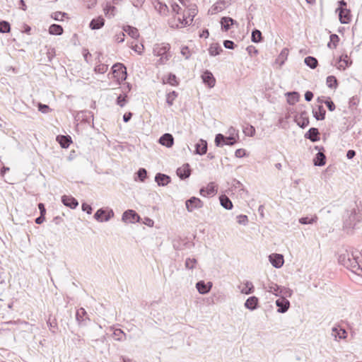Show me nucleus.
<instances>
[{
	"label": "nucleus",
	"mask_w": 362,
	"mask_h": 362,
	"mask_svg": "<svg viewBox=\"0 0 362 362\" xmlns=\"http://www.w3.org/2000/svg\"><path fill=\"white\" fill-rule=\"evenodd\" d=\"M362 257L353 248L345 249L339 255L338 262L351 272L362 276Z\"/></svg>",
	"instance_id": "nucleus-1"
},
{
	"label": "nucleus",
	"mask_w": 362,
	"mask_h": 362,
	"mask_svg": "<svg viewBox=\"0 0 362 362\" xmlns=\"http://www.w3.org/2000/svg\"><path fill=\"white\" fill-rule=\"evenodd\" d=\"M170 45L168 43L156 44L153 48V53L155 56L160 57L158 60L159 64H164L168 62L171 54H170Z\"/></svg>",
	"instance_id": "nucleus-2"
},
{
	"label": "nucleus",
	"mask_w": 362,
	"mask_h": 362,
	"mask_svg": "<svg viewBox=\"0 0 362 362\" xmlns=\"http://www.w3.org/2000/svg\"><path fill=\"white\" fill-rule=\"evenodd\" d=\"M114 78L120 83L124 81L127 77V68L121 63L115 64L112 67Z\"/></svg>",
	"instance_id": "nucleus-3"
},
{
	"label": "nucleus",
	"mask_w": 362,
	"mask_h": 362,
	"mask_svg": "<svg viewBox=\"0 0 362 362\" xmlns=\"http://www.w3.org/2000/svg\"><path fill=\"white\" fill-rule=\"evenodd\" d=\"M214 142L216 146L221 147L224 145L233 146L237 142V140L232 135L226 136L222 134H217L215 136Z\"/></svg>",
	"instance_id": "nucleus-4"
},
{
	"label": "nucleus",
	"mask_w": 362,
	"mask_h": 362,
	"mask_svg": "<svg viewBox=\"0 0 362 362\" xmlns=\"http://www.w3.org/2000/svg\"><path fill=\"white\" fill-rule=\"evenodd\" d=\"M114 216L112 209L100 208L94 214V218L98 222H106Z\"/></svg>",
	"instance_id": "nucleus-5"
},
{
	"label": "nucleus",
	"mask_w": 362,
	"mask_h": 362,
	"mask_svg": "<svg viewBox=\"0 0 362 362\" xmlns=\"http://www.w3.org/2000/svg\"><path fill=\"white\" fill-rule=\"evenodd\" d=\"M186 209L189 212H192L195 209H199L203 207L204 203L203 202L196 197H192L189 199L185 202Z\"/></svg>",
	"instance_id": "nucleus-6"
},
{
	"label": "nucleus",
	"mask_w": 362,
	"mask_h": 362,
	"mask_svg": "<svg viewBox=\"0 0 362 362\" xmlns=\"http://www.w3.org/2000/svg\"><path fill=\"white\" fill-rule=\"evenodd\" d=\"M122 220L125 223H134L139 222L140 216L134 210L128 209L123 213Z\"/></svg>",
	"instance_id": "nucleus-7"
},
{
	"label": "nucleus",
	"mask_w": 362,
	"mask_h": 362,
	"mask_svg": "<svg viewBox=\"0 0 362 362\" xmlns=\"http://www.w3.org/2000/svg\"><path fill=\"white\" fill-rule=\"evenodd\" d=\"M202 79L203 83L206 84L209 88H211L214 87L216 83V79L210 71H204L202 74Z\"/></svg>",
	"instance_id": "nucleus-8"
},
{
	"label": "nucleus",
	"mask_w": 362,
	"mask_h": 362,
	"mask_svg": "<svg viewBox=\"0 0 362 362\" xmlns=\"http://www.w3.org/2000/svg\"><path fill=\"white\" fill-rule=\"evenodd\" d=\"M295 121L300 128H305L310 123L308 112L306 111L301 112L299 115L296 117Z\"/></svg>",
	"instance_id": "nucleus-9"
},
{
	"label": "nucleus",
	"mask_w": 362,
	"mask_h": 362,
	"mask_svg": "<svg viewBox=\"0 0 362 362\" xmlns=\"http://www.w3.org/2000/svg\"><path fill=\"white\" fill-rule=\"evenodd\" d=\"M331 336L335 341H339L346 337V332L339 326H334L332 329Z\"/></svg>",
	"instance_id": "nucleus-10"
},
{
	"label": "nucleus",
	"mask_w": 362,
	"mask_h": 362,
	"mask_svg": "<svg viewBox=\"0 0 362 362\" xmlns=\"http://www.w3.org/2000/svg\"><path fill=\"white\" fill-rule=\"evenodd\" d=\"M270 263L275 268H280L283 266L284 260L282 255L280 254H272L269 256Z\"/></svg>",
	"instance_id": "nucleus-11"
},
{
	"label": "nucleus",
	"mask_w": 362,
	"mask_h": 362,
	"mask_svg": "<svg viewBox=\"0 0 362 362\" xmlns=\"http://www.w3.org/2000/svg\"><path fill=\"white\" fill-rule=\"evenodd\" d=\"M278 307L277 312L279 313H285L290 307V302L285 298H279L275 302Z\"/></svg>",
	"instance_id": "nucleus-12"
},
{
	"label": "nucleus",
	"mask_w": 362,
	"mask_h": 362,
	"mask_svg": "<svg viewBox=\"0 0 362 362\" xmlns=\"http://www.w3.org/2000/svg\"><path fill=\"white\" fill-rule=\"evenodd\" d=\"M357 214L355 210L351 211L349 218L344 221V227L347 228H354L356 226Z\"/></svg>",
	"instance_id": "nucleus-13"
},
{
	"label": "nucleus",
	"mask_w": 362,
	"mask_h": 362,
	"mask_svg": "<svg viewBox=\"0 0 362 362\" xmlns=\"http://www.w3.org/2000/svg\"><path fill=\"white\" fill-rule=\"evenodd\" d=\"M177 175L181 179L185 180L188 178L191 175V170L188 163L184 164L182 167L177 169Z\"/></svg>",
	"instance_id": "nucleus-14"
},
{
	"label": "nucleus",
	"mask_w": 362,
	"mask_h": 362,
	"mask_svg": "<svg viewBox=\"0 0 362 362\" xmlns=\"http://www.w3.org/2000/svg\"><path fill=\"white\" fill-rule=\"evenodd\" d=\"M76 319L80 325H86V320H89V319L88 314L84 308H81L76 310Z\"/></svg>",
	"instance_id": "nucleus-15"
},
{
	"label": "nucleus",
	"mask_w": 362,
	"mask_h": 362,
	"mask_svg": "<svg viewBox=\"0 0 362 362\" xmlns=\"http://www.w3.org/2000/svg\"><path fill=\"white\" fill-rule=\"evenodd\" d=\"M62 202L64 206L72 209H76L78 205V201L74 197L68 195H63L62 197Z\"/></svg>",
	"instance_id": "nucleus-16"
},
{
	"label": "nucleus",
	"mask_w": 362,
	"mask_h": 362,
	"mask_svg": "<svg viewBox=\"0 0 362 362\" xmlns=\"http://www.w3.org/2000/svg\"><path fill=\"white\" fill-rule=\"evenodd\" d=\"M212 287V283L211 281L206 284L204 281H199L196 284V288L198 292L201 294L208 293Z\"/></svg>",
	"instance_id": "nucleus-17"
},
{
	"label": "nucleus",
	"mask_w": 362,
	"mask_h": 362,
	"mask_svg": "<svg viewBox=\"0 0 362 362\" xmlns=\"http://www.w3.org/2000/svg\"><path fill=\"white\" fill-rule=\"evenodd\" d=\"M221 29L223 31H228L230 29L231 26L233 25H238V23L236 21L230 17H222L221 19Z\"/></svg>",
	"instance_id": "nucleus-18"
},
{
	"label": "nucleus",
	"mask_w": 362,
	"mask_h": 362,
	"mask_svg": "<svg viewBox=\"0 0 362 362\" xmlns=\"http://www.w3.org/2000/svg\"><path fill=\"white\" fill-rule=\"evenodd\" d=\"M305 138L313 142H316L320 139V132L317 128L311 127L305 134Z\"/></svg>",
	"instance_id": "nucleus-19"
},
{
	"label": "nucleus",
	"mask_w": 362,
	"mask_h": 362,
	"mask_svg": "<svg viewBox=\"0 0 362 362\" xmlns=\"http://www.w3.org/2000/svg\"><path fill=\"white\" fill-rule=\"evenodd\" d=\"M194 153L197 155H204L207 151V142L204 139L199 141L194 146Z\"/></svg>",
	"instance_id": "nucleus-20"
},
{
	"label": "nucleus",
	"mask_w": 362,
	"mask_h": 362,
	"mask_svg": "<svg viewBox=\"0 0 362 362\" xmlns=\"http://www.w3.org/2000/svg\"><path fill=\"white\" fill-rule=\"evenodd\" d=\"M159 143L167 148H170L174 144V138L172 134L165 133L160 137Z\"/></svg>",
	"instance_id": "nucleus-21"
},
{
	"label": "nucleus",
	"mask_w": 362,
	"mask_h": 362,
	"mask_svg": "<svg viewBox=\"0 0 362 362\" xmlns=\"http://www.w3.org/2000/svg\"><path fill=\"white\" fill-rule=\"evenodd\" d=\"M155 181L159 186H165L170 182L171 178L165 174L158 173L155 176Z\"/></svg>",
	"instance_id": "nucleus-22"
},
{
	"label": "nucleus",
	"mask_w": 362,
	"mask_h": 362,
	"mask_svg": "<svg viewBox=\"0 0 362 362\" xmlns=\"http://www.w3.org/2000/svg\"><path fill=\"white\" fill-rule=\"evenodd\" d=\"M199 193L203 197L214 196L216 193L214 184L213 182H211L207 185L206 188H201L199 190Z\"/></svg>",
	"instance_id": "nucleus-23"
},
{
	"label": "nucleus",
	"mask_w": 362,
	"mask_h": 362,
	"mask_svg": "<svg viewBox=\"0 0 362 362\" xmlns=\"http://www.w3.org/2000/svg\"><path fill=\"white\" fill-rule=\"evenodd\" d=\"M153 5L155 8L160 13V14L167 16V14L169 12V9L168 6L165 3L159 0H155L153 2Z\"/></svg>",
	"instance_id": "nucleus-24"
},
{
	"label": "nucleus",
	"mask_w": 362,
	"mask_h": 362,
	"mask_svg": "<svg viewBox=\"0 0 362 362\" xmlns=\"http://www.w3.org/2000/svg\"><path fill=\"white\" fill-rule=\"evenodd\" d=\"M339 21L342 24H347L351 21V11L349 9H342L339 12Z\"/></svg>",
	"instance_id": "nucleus-25"
},
{
	"label": "nucleus",
	"mask_w": 362,
	"mask_h": 362,
	"mask_svg": "<svg viewBox=\"0 0 362 362\" xmlns=\"http://www.w3.org/2000/svg\"><path fill=\"white\" fill-rule=\"evenodd\" d=\"M313 117L316 120H324L325 118L326 110L322 105H318L317 109L313 110Z\"/></svg>",
	"instance_id": "nucleus-26"
},
{
	"label": "nucleus",
	"mask_w": 362,
	"mask_h": 362,
	"mask_svg": "<svg viewBox=\"0 0 362 362\" xmlns=\"http://www.w3.org/2000/svg\"><path fill=\"white\" fill-rule=\"evenodd\" d=\"M259 300L256 296L249 297L245 302V307L250 310H254L258 307Z\"/></svg>",
	"instance_id": "nucleus-27"
},
{
	"label": "nucleus",
	"mask_w": 362,
	"mask_h": 362,
	"mask_svg": "<svg viewBox=\"0 0 362 362\" xmlns=\"http://www.w3.org/2000/svg\"><path fill=\"white\" fill-rule=\"evenodd\" d=\"M313 163L315 166H323L326 163V156L325 151L317 152L313 158Z\"/></svg>",
	"instance_id": "nucleus-28"
},
{
	"label": "nucleus",
	"mask_w": 362,
	"mask_h": 362,
	"mask_svg": "<svg viewBox=\"0 0 362 362\" xmlns=\"http://www.w3.org/2000/svg\"><path fill=\"white\" fill-rule=\"evenodd\" d=\"M264 288L266 290V291L272 293L276 296H279V291H281V286L273 282H270L267 286H264Z\"/></svg>",
	"instance_id": "nucleus-29"
},
{
	"label": "nucleus",
	"mask_w": 362,
	"mask_h": 362,
	"mask_svg": "<svg viewBox=\"0 0 362 362\" xmlns=\"http://www.w3.org/2000/svg\"><path fill=\"white\" fill-rule=\"evenodd\" d=\"M57 141L63 148H66L71 143V138L70 136L59 135L57 136Z\"/></svg>",
	"instance_id": "nucleus-30"
},
{
	"label": "nucleus",
	"mask_w": 362,
	"mask_h": 362,
	"mask_svg": "<svg viewBox=\"0 0 362 362\" xmlns=\"http://www.w3.org/2000/svg\"><path fill=\"white\" fill-rule=\"evenodd\" d=\"M104 24H105V19L103 17L99 16L96 18H93L90 22L89 27L92 30H98V29L101 28L104 25Z\"/></svg>",
	"instance_id": "nucleus-31"
},
{
	"label": "nucleus",
	"mask_w": 362,
	"mask_h": 362,
	"mask_svg": "<svg viewBox=\"0 0 362 362\" xmlns=\"http://www.w3.org/2000/svg\"><path fill=\"white\" fill-rule=\"evenodd\" d=\"M287 96V103L289 105H295L299 100L300 95L298 92H288L286 93Z\"/></svg>",
	"instance_id": "nucleus-32"
},
{
	"label": "nucleus",
	"mask_w": 362,
	"mask_h": 362,
	"mask_svg": "<svg viewBox=\"0 0 362 362\" xmlns=\"http://www.w3.org/2000/svg\"><path fill=\"white\" fill-rule=\"evenodd\" d=\"M221 205L227 210L232 209L233 205L231 200L226 195H221L219 197Z\"/></svg>",
	"instance_id": "nucleus-33"
},
{
	"label": "nucleus",
	"mask_w": 362,
	"mask_h": 362,
	"mask_svg": "<svg viewBox=\"0 0 362 362\" xmlns=\"http://www.w3.org/2000/svg\"><path fill=\"white\" fill-rule=\"evenodd\" d=\"M123 30L127 33L131 37L137 39L139 37V33L137 28L131 25L124 26Z\"/></svg>",
	"instance_id": "nucleus-34"
},
{
	"label": "nucleus",
	"mask_w": 362,
	"mask_h": 362,
	"mask_svg": "<svg viewBox=\"0 0 362 362\" xmlns=\"http://www.w3.org/2000/svg\"><path fill=\"white\" fill-rule=\"evenodd\" d=\"M351 64V60L348 57L347 54H345L344 56L340 57L338 69L344 70L346 67H349Z\"/></svg>",
	"instance_id": "nucleus-35"
},
{
	"label": "nucleus",
	"mask_w": 362,
	"mask_h": 362,
	"mask_svg": "<svg viewBox=\"0 0 362 362\" xmlns=\"http://www.w3.org/2000/svg\"><path fill=\"white\" fill-rule=\"evenodd\" d=\"M223 49L218 43H212L209 48V53L211 56L218 55Z\"/></svg>",
	"instance_id": "nucleus-36"
},
{
	"label": "nucleus",
	"mask_w": 362,
	"mask_h": 362,
	"mask_svg": "<svg viewBox=\"0 0 362 362\" xmlns=\"http://www.w3.org/2000/svg\"><path fill=\"white\" fill-rule=\"evenodd\" d=\"M63 28L58 24H52L49 28V33L51 35H60L63 33Z\"/></svg>",
	"instance_id": "nucleus-37"
},
{
	"label": "nucleus",
	"mask_w": 362,
	"mask_h": 362,
	"mask_svg": "<svg viewBox=\"0 0 362 362\" xmlns=\"http://www.w3.org/2000/svg\"><path fill=\"white\" fill-rule=\"evenodd\" d=\"M304 62L308 66H309L312 69H315L318 65L317 59L315 57L311 56L305 57L304 59Z\"/></svg>",
	"instance_id": "nucleus-38"
},
{
	"label": "nucleus",
	"mask_w": 362,
	"mask_h": 362,
	"mask_svg": "<svg viewBox=\"0 0 362 362\" xmlns=\"http://www.w3.org/2000/svg\"><path fill=\"white\" fill-rule=\"evenodd\" d=\"M317 219H318V217L317 216V215H313L311 217H309V216L301 217L300 218H299L298 221L301 224L306 225V224H313L314 223H316Z\"/></svg>",
	"instance_id": "nucleus-39"
},
{
	"label": "nucleus",
	"mask_w": 362,
	"mask_h": 362,
	"mask_svg": "<svg viewBox=\"0 0 362 362\" xmlns=\"http://www.w3.org/2000/svg\"><path fill=\"white\" fill-rule=\"evenodd\" d=\"M254 291L255 288L252 283L251 281H247L244 284V287L241 289V293L246 295H249L252 293Z\"/></svg>",
	"instance_id": "nucleus-40"
},
{
	"label": "nucleus",
	"mask_w": 362,
	"mask_h": 362,
	"mask_svg": "<svg viewBox=\"0 0 362 362\" xmlns=\"http://www.w3.org/2000/svg\"><path fill=\"white\" fill-rule=\"evenodd\" d=\"M251 40L255 43L260 42L262 40V35L260 30L254 29L252 31Z\"/></svg>",
	"instance_id": "nucleus-41"
},
{
	"label": "nucleus",
	"mask_w": 362,
	"mask_h": 362,
	"mask_svg": "<svg viewBox=\"0 0 362 362\" xmlns=\"http://www.w3.org/2000/svg\"><path fill=\"white\" fill-rule=\"evenodd\" d=\"M329 42L327 44V46L331 49H335L337 46V44L339 41V37L337 34H332L329 37Z\"/></svg>",
	"instance_id": "nucleus-42"
},
{
	"label": "nucleus",
	"mask_w": 362,
	"mask_h": 362,
	"mask_svg": "<svg viewBox=\"0 0 362 362\" xmlns=\"http://www.w3.org/2000/svg\"><path fill=\"white\" fill-rule=\"evenodd\" d=\"M113 335L117 341H124L126 339V334L121 329H115Z\"/></svg>",
	"instance_id": "nucleus-43"
},
{
	"label": "nucleus",
	"mask_w": 362,
	"mask_h": 362,
	"mask_svg": "<svg viewBox=\"0 0 362 362\" xmlns=\"http://www.w3.org/2000/svg\"><path fill=\"white\" fill-rule=\"evenodd\" d=\"M326 83L330 88H337L338 86L337 80L334 76H329L327 77Z\"/></svg>",
	"instance_id": "nucleus-44"
},
{
	"label": "nucleus",
	"mask_w": 362,
	"mask_h": 362,
	"mask_svg": "<svg viewBox=\"0 0 362 362\" xmlns=\"http://www.w3.org/2000/svg\"><path fill=\"white\" fill-rule=\"evenodd\" d=\"M11 30L10 23L6 21H0V33H8Z\"/></svg>",
	"instance_id": "nucleus-45"
},
{
	"label": "nucleus",
	"mask_w": 362,
	"mask_h": 362,
	"mask_svg": "<svg viewBox=\"0 0 362 362\" xmlns=\"http://www.w3.org/2000/svg\"><path fill=\"white\" fill-rule=\"evenodd\" d=\"M279 293L280 298H291V296L293 295V291L288 288L281 287Z\"/></svg>",
	"instance_id": "nucleus-46"
},
{
	"label": "nucleus",
	"mask_w": 362,
	"mask_h": 362,
	"mask_svg": "<svg viewBox=\"0 0 362 362\" xmlns=\"http://www.w3.org/2000/svg\"><path fill=\"white\" fill-rule=\"evenodd\" d=\"M197 261L195 258H187L185 260V266L187 269H193L195 268Z\"/></svg>",
	"instance_id": "nucleus-47"
},
{
	"label": "nucleus",
	"mask_w": 362,
	"mask_h": 362,
	"mask_svg": "<svg viewBox=\"0 0 362 362\" xmlns=\"http://www.w3.org/2000/svg\"><path fill=\"white\" fill-rule=\"evenodd\" d=\"M177 97V93L175 90L170 92L166 95V103L169 106L173 105L174 100Z\"/></svg>",
	"instance_id": "nucleus-48"
},
{
	"label": "nucleus",
	"mask_w": 362,
	"mask_h": 362,
	"mask_svg": "<svg viewBox=\"0 0 362 362\" xmlns=\"http://www.w3.org/2000/svg\"><path fill=\"white\" fill-rule=\"evenodd\" d=\"M288 50L287 49H284L278 58L276 59L277 62H279L280 65H282L284 63V61L286 59L288 56Z\"/></svg>",
	"instance_id": "nucleus-49"
},
{
	"label": "nucleus",
	"mask_w": 362,
	"mask_h": 362,
	"mask_svg": "<svg viewBox=\"0 0 362 362\" xmlns=\"http://www.w3.org/2000/svg\"><path fill=\"white\" fill-rule=\"evenodd\" d=\"M67 16L66 13L61 12V11H56L53 13L51 16V17L57 21H63L64 18Z\"/></svg>",
	"instance_id": "nucleus-50"
},
{
	"label": "nucleus",
	"mask_w": 362,
	"mask_h": 362,
	"mask_svg": "<svg viewBox=\"0 0 362 362\" xmlns=\"http://www.w3.org/2000/svg\"><path fill=\"white\" fill-rule=\"evenodd\" d=\"M137 177L141 182H144L147 177V171L145 168H139L136 173Z\"/></svg>",
	"instance_id": "nucleus-51"
},
{
	"label": "nucleus",
	"mask_w": 362,
	"mask_h": 362,
	"mask_svg": "<svg viewBox=\"0 0 362 362\" xmlns=\"http://www.w3.org/2000/svg\"><path fill=\"white\" fill-rule=\"evenodd\" d=\"M243 132L246 136H253L255 134V129L252 125H247L243 129Z\"/></svg>",
	"instance_id": "nucleus-52"
},
{
	"label": "nucleus",
	"mask_w": 362,
	"mask_h": 362,
	"mask_svg": "<svg viewBox=\"0 0 362 362\" xmlns=\"http://www.w3.org/2000/svg\"><path fill=\"white\" fill-rule=\"evenodd\" d=\"M237 221L239 224L246 226L248 223V218L246 215L240 214L236 217Z\"/></svg>",
	"instance_id": "nucleus-53"
},
{
	"label": "nucleus",
	"mask_w": 362,
	"mask_h": 362,
	"mask_svg": "<svg viewBox=\"0 0 362 362\" xmlns=\"http://www.w3.org/2000/svg\"><path fill=\"white\" fill-rule=\"evenodd\" d=\"M167 83L171 86H177L178 84L177 81V77L174 74H169L167 78Z\"/></svg>",
	"instance_id": "nucleus-54"
},
{
	"label": "nucleus",
	"mask_w": 362,
	"mask_h": 362,
	"mask_svg": "<svg viewBox=\"0 0 362 362\" xmlns=\"http://www.w3.org/2000/svg\"><path fill=\"white\" fill-rule=\"evenodd\" d=\"M324 103L326 105L329 111H334L336 108L334 102L329 98L325 100L324 101Z\"/></svg>",
	"instance_id": "nucleus-55"
},
{
	"label": "nucleus",
	"mask_w": 362,
	"mask_h": 362,
	"mask_svg": "<svg viewBox=\"0 0 362 362\" xmlns=\"http://www.w3.org/2000/svg\"><path fill=\"white\" fill-rule=\"evenodd\" d=\"M126 98H127V95H119L117 98V101H116L117 104L118 105H119L120 107H124L127 103Z\"/></svg>",
	"instance_id": "nucleus-56"
},
{
	"label": "nucleus",
	"mask_w": 362,
	"mask_h": 362,
	"mask_svg": "<svg viewBox=\"0 0 362 362\" xmlns=\"http://www.w3.org/2000/svg\"><path fill=\"white\" fill-rule=\"evenodd\" d=\"M38 110L42 113H48L51 110V109L47 105L39 103Z\"/></svg>",
	"instance_id": "nucleus-57"
},
{
	"label": "nucleus",
	"mask_w": 362,
	"mask_h": 362,
	"mask_svg": "<svg viewBox=\"0 0 362 362\" xmlns=\"http://www.w3.org/2000/svg\"><path fill=\"white\" fill-rule=\"evenodd\" d=\"M181 54L186 59L190 57V51L188 47L185 46L181 49Z\"/></svg>",
	"instance_id": "nucleus-58"
},
{
	"label": "nucleus",
	"mask_w": 362,
	"mask_h": 362,
	"mask_svg": "<svg viewBox=\"0 0 362 362\" xmlns=\"http://www.w3.org/2000/svg\"><path fill=\"white\" fill-rule=\"evenodd\" d=\"M223 46L226 49H233L235 47V44L231 40H226L223 41Z\"/></svg>",
	"instance_id": "nucleus-59"
},
{
	"label": "nucleus",
	"mask_w": 362,
	"mask_h": 362,
	"mask_svg": "<svg viewBox=\"0 0 362 362\" xmlns=\"http://www.w3.org/2000/svg\"><path fill=\"white\" fill-rule=\"evenodd\" d=\"M82 210L86 211L88 214H91L93 211V208L90 205L83 203L82 204Z\"/></svg>",
	"instance_id": "nucleus-60"
},
{
	"label": "nucleus",
	"mask_w": 362,
	"mask_h": 362,
	"mask_svg": "<svg viewBox=\"0 0 362 362\" xmlns=\"http://www.w3.org/2000/svg\"><path fill=\"white\" fill-rule=\"evenodd\" d=\"M346 2L344 0H340L338 1L339 7L336 9V12H339L342 9H346L345 7L346 6Z\"/></svg>",
	"instance_id": "nucleus-61"
},
{
	"label": "nucleus",
	"mask_w": 362,
	"mask_h": 362,
	"mask_svg": "<svg viewBox=\"0 0 362 362\" xmlns=\"http://www.w3.org/2000/svg\"><path fill=\"white\" fill-rule=\"evenodd\" d=\"M235 156L237 158H243L245 156V150L243 148H238L235 152Z\"/></svg>",
	"instance_id": "nucleus-62"
},
{
	"label": "nucleus",
	"mask_w": 362,
	"mask_h": 362,
	"mask_svg": "<svg viewBox=\"0 0 362 362\" xmlns=\"http://www.w3.org/2000/svg\"><path fill=\"white\" fill-rule=\"evenodd\" d=\"M358 103V98L352 97L351 98H350L349 102V107L356 106Z\"/></svg>",
	"instance_id": "nucleus-63"
},
{
	"label": "nucleus",
	"mask_w": 362,
	"mask_h": 362,
	"mask_svg": "<svg viewBox=\"0 0 362 362\" xmlns=\"http://www.w3.org/2000/svg\"><path fill=\"white\" fill-rule=\"evenodd\" d=\"M124 33L121 32L116 35V41L119 43L123 42L124 41Z\"/></svg>",
	"instance_id": "nucleus-64"
}]
</instances>
